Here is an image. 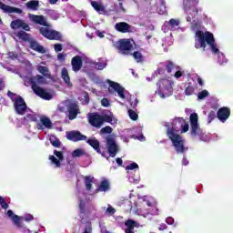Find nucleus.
Masks as SVG:
<instances>
[{"label":"nucleus","instance_id":"59","mask_svg":"<svg viewBox=\"0 0 233 233\" xmlns=\"http://www.w3.org/2000/svg\"><path fill=\"white\" fill-rule=\"evenodd\" d=\"M134 139H138L139 141H143L145 139V137L143 135L136 136L133 135Z\"/></svg>","mask_w":233,"mask_h":233},{"label":"nucleus","instance_id":"44","mask_svg":"<svg viewBox=\"0 0 233 233\" xmlns=\"http://www.w3.org/2000/svg\"><path fill=\"white\" fill-rule=\"evenodd\" d=\"M106 214L107 216H114V214H116V208L109 205L108 208L106 209Z\"/></svg>","mask_w":233,"mask_h":233},{"label":"nucleus","instance_id":"58","mask_svg":"<svg viewBox=\"0 0 233 233\" xmlns=\"http://www.w3.org/2000/svg\"><path fill=\"white\" fill-rule=\"evenodd\" d=\"M166 223H167V225H174V219L172 218V217H169L166 219Z\"/></svg>","mask_w":233,"mask_h":233},{"label":"nucleus","instance_id":"42","mask_svg":"<svg viewBox=\"0 0 233 233\" xmlns=\"http://www.w3.org/2000/svg\"><path fill=\"white\" fill-rule=\"evenodd\" d=\"M49 141H50L51 145H53V147H59L61 145V142L59 141V139H57L54 136L50 137Z\"/></svg>","mask_w":233,"mask_h":233},{"label":"nucleus","instance_id":"18","mask_svg":"<svg viewBox=\"0 0 233 233\" xmlns=\"http://www.w3.org/2000/svg\"><path fill=\"white\" fill-rule=\"evenodd\" d=\"M66 137L70 141H86V136L82 135L79 131H70L66 133Z\"/></svg>","mask_w":233,"mask_h":233},{"label":"nucleus","instance_id":"30","mask_svg":"<svg viewBox=\"0 0 233 233\" xmlns=\"http://www.w3.org/2000/svg\"><path fill=\"white\" fill-rule=\"evenodd\" d=\"M91 5L96 10V12H98V14H105V5H103L101 3L92 1Z\"/></svg>","mask_w":233,"mask_h":233},{"label":"nucleus","instance_id":"36","mask_svg":"<svg viewBox=\"0 0 233 233\" xmlns=\"http://www.w3.org/2000/svg\"><path fill=\"white\" fill-rule=\"evenodd\" d=\"M27 8H30V10H37V7L39 6L38 1H30L26 3Z\"/></svg>","mask_w":233,"mask_h":233},{"label":"nucleus","instance_id":"28","mask_svg":"<svg viewBox=\"0 0 233 233\" xmlns=\"http://www.w3.org/2000/svg\"><path fill=\"white\" fill-rule=\"evenodd\" d=\"M61 77L66 86H72V82H70V75L68 74V69L66 67H63L61 70Z\"/></svg>","mask_w":233,"mask_h":233},{"label":"nucleus","instance_id":"17","mask_svg":"<svg viewBox=\"0 0 233 233\" xmlns=\"http://www.w3.org/2000/svg\"><path fill=\"white\" fill-rule=\"evenodd\" d=\"M107 150L111 157H116V154L119 152V146L116 143V140L112 137H108L106 140Z\"/></svg>","mask_w":233,"mask_h":233},{"label":"nucleus","instance_id":"51","mask_svg":"<svg viewBox=\"0 0 233 233\" xmlns=\"http://www.w3.org/2000/svg\"><path fill=\"white\" fill-rule=\"evenodd\" d=\"M101 134H112V128L110 127H106L101 129Z\"/></svg>","mask_w":233,"mask_h":233},{"label":"nucleus","instance_id":"63","mask_svg":"<svg viewBox=\"0 0 233 233\" xmlns=\"http://www.w3.org/2000/svg\"><path fill=\"white\" fill-rule=\"evenodd\" d=\"M208 119H209V123L210 121H212V119H214V112L209 113Z\"/></svg>","mask_w":233,"mask_h":233},{"label":"nucleus","instance_id":"48","mask_svg":"<svg viewBox=\"0 0 233 233\" xmlns=\"http://www.w3.org/2000/svg\"><path fill=\"white\" fill-rule=\"evenodd\" d=\"M185 94L186 96H192V94H194V87H192V86H187L185 90Z\"/></svg>","mask_w":233,"mask_h":233},{"label":"nucleus","instance_id":"1","mask_svg":"<svg viewBox=\"0 0 233 233\" xmlns=\"http://www.w3.org/2000/svg\"><path fill=\"white\" fill-rule=\"evenodd\" d=\"M165 127H167V137L172 142L177 154H185L188 148L185 147V138L179 135V130L181 134L188 132V123L183 118H177L172 122H166Z\"/></svg>","mask_w":233,"mask_h":233},{"label":"nucleus","instance_id":"64","mask_svg":"<svg viewBox=\"0 0 233 233\" xmlns=\"http://www.w3.org/2000/svg\"><path fill=\"white\" fill-rule=\"evenodd\" d=\"M84 233H92V228L88 227L85 229Z\"/></svg>","mask_w":233,"mask_h":233},{"label":"nucleus","instance_id":"25","mask_svg":"<svg viewBox=\"0 0 233 233\" xmlns=\"http://www.w3.org/2000/svg\"><path fill=\"white\" fill-rule=\"evenodd\" d=\"M30 48L35 50V52H38V54H46V48L43 46L39 45L35 40H29Z\"/></svg>","mask_w":233,"mask_h":233},{"label":"nucleus","instance_id":"9","mask_svg":"<svg viewBox=\"0 0 233 233\" xmlns=\"http://www.w3.org/2000/svg\"><path fill=\"white\" fill-rule=\"evenodd\" d=\"M172 82L169 79H162L157 84L156 94L161 97V99H165L166 97H170L172 95Z\"/></svg>","mask_w":233,"mask_h":233},{"label":"nucleus","instance_id":"5","mask_svg":"<svg viewBox=\"0 0 233 233\" xmlns=\"http://www.w3.org/2000/svg\"><path fill=\"white\" fill-rule=\"evenodd\" d=\"M104 121L106 123H110V125H117V118H116L114 114H112L110 111L104 113L103 116L97 114L89 115V123L92 125V127L101 128Z\"/></svg>","mask_w":233,"mask_h":233},{"label":"nucleus","instance_id":"3","mask_svg":"<svg viewBox=\"0 0 233 233\" xmlns=\"http://www.w3.org/2000/svg\"><path fill=\"white\" fill-rule=\"evenodd\" d=\"M24 83L25 86H31L35 94L42 99L50 101V99H54V96H56V93L54 91L43 89L39 86V85H46V78H45V76L39 75L32 77L26 76L24 79Z\"/></svg>","mask_w":233,"mask_h":233},{"label":"nucleus","instance_id":"4","mask_svg":"<svg viewBox=\"0 0 233 233\" xmlns=\"http://www.w3.org/2000/svg\"><path fill=\"white\" fill-rule=\"evenodd\" d=\"M208 46L212 54H218L219 52V46L216 44L214 34L208 31H197L195 34V47L207 49Z\"/></svg>","mask_w":233,"mask_h":233},{"label":"nucleus","instance_id":"38","mask_svg":"<svg viewBox=\"0 0 233 233\" xmlns=\"http://www.w3.org/2000/svg\"><path fill=\"white\" fill-rule=\"evenodd\" d=\"M216 54L217 56H218V63L219 65H225V63H227V58H225V55H223V53H220L219 50L218 53H213Z\"/></svg>","mask_w":233,"mask_h":233},{"label":"nucleus","instance_id":"2","mask_svg":"<svg viewBox=\"0 0 233 233\" xmlns=\"http://www.w3.org/2000/svg\"><path fill=\"white\" fill-rule=\"evenodd\" d=\"M131 200H125V204L127 206V210H133L137 216L142 218H148L150 211L147 207H154L156 205V199L152 197L144 196L139 198L136 202V196H130Z\"/></svg>","mask_w":233,"mask_h":233},{"label":"nucleus","instance_id":"11","mask_svg":"<svg viewBox=\"0 0 233 233\" xmlns=\"http://www.w3.org/2000/svg\"><path fill=\"white\" fill-rule=\"evenodd\" d=\"M107 83L109 85L108 90L111 94L116 93L120 99H128L129 94L128 91L125 89V87L111 80H107Z\"/></svg>","mask_w":233,"mask_h":233},{"label":"nucleus","instance_id":"23","mask_svg":"<svg viewBox=\"0 0 233 233\" xmlns=\"http://www.w3.org/2000/svg\"><path fill=\"white\" fill-rule=\"evenodd\" d=\"M0 8L6 14H23V10H21L20 8L5 5L3 4V2H0Z\"/></svg>","mask_w":233,"mask_h":233},{"label":"nucleus","instance_id":"40","mask_svg":"<svg viewBox=\"0 0 233 233\" xmlns=\"http://www.w3.org/2000/svg\"><path fill=\"white\" fill-rule=\"evenodd\" d=\"M137 168H139V166L136 162H133L127 166L126 170L127 174H130V170H137Z\"/></svg>","mask_w":233,"mask_h":233},{"label":"nucleus","instance_id":"39","mask_svg":"<svg viewBox=\"0 0 233 233\" xmlns=\"http://www.w3.org/2000/svg\"><path fill=\"white\" fill-rule=\"evenodd\" d=\"M81 156H85V150L78 148L72 152V157H81Z\"/></svg>","mask_w":233,"mask_h":233},{"label":"nucleus","instance_id":"43","mask_svg":"<svg viewBox=\"0 0 233 233\" xmlns=\"http://www.w3.org/2000/svg\"><path fill=\"white\" fill-rule=\"evenodd\" d=\"M133 57L136 59L137 63H141V61H143V55L139 52H135Z\"/></svg>","mask_w":233,"mask_h":233},{"label":"nucleus","instance_id":"8","mask_svg":"<svg viewBox=\"0 0 233 233\" xmlns=\"http://www.w3.org/2000/svg\"><path fill=\"white\" fill-rule=\"evenodd\" d=\"M7 96L12 100L16 114H19V116H25V113L28 110L25 99H23L21 96L14 94L11 91H8Z\"/></svg>","mask_w":233,"mask_h":233},{"label":"nucleus","instance_id":"22","mask_svg":"<svg viewBox=\"0 0 233 233\" xmlns=\"http://www.w3.org/2000/svg\"><path fill=\"white\" fill-rule=\"evenodd\" d=\"M24 115H25L24 116L25 123H32L39 119V116H37V114H35L34 111L30 109H27Z\"/></svg>","mask_w":233,"mask_h":233},{"label":"nucleus","instance_id":"21","mask_svg":"<svg viewBox=\"0 0 233 233\" xmlns=\"http://www.w3.org/2000/svg\"><path fill=\"white\" fill-rule=\"evenodd\" d=\"M11 28L14 30H17L18 28H22L23 30H25L28 32L30 30V26L25 23V21L21 19H16L11 23Z\"/></svg>","mask_w":233,"mask_h":233},{"label":"nucleus","instance_id":"54","mask_svg":"<svg viewBox=\"0 0 233 233\" xmlns=\"http://www.w3.org/2000/svg\"><path fill=\"white\" fill-rule=\"evenodd\" d=\"M25 221H32V219H34V216H32L31 214H26L24 217Z\"/></svg>","mask_w":233,"mask_h":233},{"label":"nucleus","instance_id":"45","mask_svg":"<svg viewBox=\"0 0 233 233\" xmlns=\"http://www.w3.org/2000/svg\"><path fill=\"white\" fill-rule=\"evenodd\" d=\"M128 116H129L130 119H132L133 121H137V113H136L134 110H129L128 111Z\"/></svg>","mask_w":233,"mask_h":233},{"label":"nucleus","instance_id":"7","mask_svg":"<svg viewBox=\"0 0 233 233\" xmlns=\"http://www.w3.org/2000/svg\"><path fill=\"white\" fill-rule=\"evenodd\" d=\"M198 3L199 0H183V8L186 14V20L187 23H191V21H196V17H198Z\"/></svg>","mask_w":233,"mask_h":233},{"label":"nucleus","instance_id":"20","mask_svg":"<svg viewBox=\"0 0 233 233\" xmlns=\"http://www.w3.org/2000/svg\"><path fill=\"white\" fill-rule=\"evenodd\" d=\"M125 233H135L134 228H139V223L136 220L128 219L125 221Z\"/></svg>","mask_w":233,"mask_h":233},{"label":"nucleus","instance_id":"50","mask_svg":"<svg viewBox=\"0 0 233 233\" xmlns=\"http://www.w3.org/2000/svg\"><path fill=\"white\" fill-rule=\"evenodd\" d=\"M83 97L84 98H82V99H80L81 101H82V104L83 105H88V103H89V98H88V94H86V93H85L84 95H83Z\"/></svg>","mask_w":233,"mask_h":233},{"label":"nucleus","instance_id":"14","mask_svg":"<svg viewBox=\"0 0 233 233\" xmlns=\"http://www.w3.org/2000/svg\"><path fill=\"white\" fill-rule=\"evenodd\" d=\"M65 159L63 152L55 150L54 155L49 156V161L54 168H60L61 162Z\"/></svg>","mask_w":233,"mask_h":233},{"label":"nucleus","instance_id":"62","mask_svg":"<svg viewBox=\"0 0 233 233\" xmlns=\"http://www.w3.org/2000/svg\"><path fill=\"white\" fill-rule=\"evenodd\" d=\"M118 12H125V7H123V3H119Z\"/></svg>","mask_w":233,"mask_h":233},{"label":"nucleus","instance_id":"56","mask_svg":"<svg viewBox=\"0 0 233 233\" xmlns=\"http://www.w3.org/2000/svg\"><path fill=\"white\" fill-rule=\"evenodd\" d=\"M61 50H63V46H61V44L55 45V51L56 52H61Z\"/></svg>","mask_w":233,"mask_h":233},{"label":"nucleus","instance_id":"61","mask_svg":"<svg viewBox=\"0 0 233 233\" xmlns=\"http://www.w3.org/2000/svg\"><path fill=\"white\" fill-rule=\"evenodd\" d=\"M96 35H98V37L103 39V37H105V32L96 31Z\"/></svg>","mask_w":233,"mask_h":233},{"label":"nucleus","instance_id":"32","mask_svg":"<svg viewBox=\"0 0 233 233\" xmlns=\"http://www.w3.org/2000/svg\"><path fill=\"white\" fill-rule=\"evenodd\" d=\"M36 68L39 74H42L45 77H50V70H48V67L38 65Z\"/></svg>","mask_w":233,"mask_h":233},{"label":"nucleus","instance_id":"49","mask_svg":"<svg viewBox=\"0 0 233 233\" xmlns=\"http://www.w3.org/2000/svg\"><path fill=\"white\" fill-rule=\"evenodd\" d=\"M96 68H97V70H103V68H106V63L99 62L96 64Z\"/></svg>","mask_w":233,"mask_h":233},{"label":"nucleus","instance_id":"52","mask_svg":"<svg viewBox=\"0 0 233 233\" xmlns=\"http://www.w3.org/2000/svg\"><path fill=\"white\" fill-rule=\"evenodd\" d=\"M101 105L102 106L107 107V106H110V102L108 101V99L104 98L101 100Z\"/></svg>","mask_w":233,"mask_h":233},{"label":"nucleus","instance_id":"16","mask_svg":"<svg viewBox=\"0 0 233 233\" xmlns=\"http://www.w3.org/2000/svg\"><path fill=\"white\" fill-rule=\"evenodd\" d=\"M7 216H8V218H10V219H12V221L14 222L15 227H18V228H21L22 232L30 233V229L24 228L21 225V219H23V217H19V216L14 214V211H12V210L7 211Z\"/></svg>","mask_w":233,"mask_h":233},{"label":"nucleus","instance_id":"29","mask_svg":"<svg viewBox=\"0 0 233 233\" xmlns=\"http://www.w3.org/2000/svg\"><path fill=\"white\" fill-rule=\"evenodd\" d=\"M108 190H110V182L105 179L100 182L96 192H108Z\"/></svg>","mask_w":233,"mask_h":233},{"label":"nucleus","instance_id":"26","mask_svg":"<svg viewBox=\"0 0 233 233\" xmlns=\"http://www.w3.org/2000/svg\"><path fill=\"white\" fill-rule=\"evenodd\" d=\"M29 19L35 23L36 25H42L43 26H48V23H46V18L43 15H29Z\"/></svg>","mask_w":233,"mask_h":233},{"label":"nucleus","instance_id":"12","mask_svg":"<svg viewBox=\"0 0 233 233\" xmlns=\"http://www.w3.org/2000/svg\"><path fill=\"white\" fill-rule=\"evenodd\" d=\"M63 105L66 106V110L69 112V119H76L79 114V107L77 106V104L76 102H72V100H66Z\"/></svg>","mask_w":233,"mask_h":233},{"label":"nucleus","instance_id":"55","mask_svg":"<svg viewBox=\"0 0 233 233\" xmlns=\"http://www.w3.org/2000/svg\"><path fill=\"white\" fill-rule=\"evenodd\" d=\"M66 58V55H65V54L60 53L57 55L58 61H65Z\"/></svg>","mask_w":233,"mask_h":233},{"label":"nucleus","instance_id":"57","mask_svg":"<svg viewBox=\"0 0 233 233\" xmlns=\"http://www.w3.org/2000/svg\"><path fill=\"white\" fill-rule=\"evenodd\" d=\"M51 17L52 19H54L55 21H56V19H59V14L56 13V12H52L51 13Z\"/></svg>","mask_w":233,"mask_h":233},{"label":"nucleus","instance_id":"41","mask_svg":"<svg viewBox=\"0 0 233 233\" xmlns=\"http://www.w3.org/2000/svg\"><path fill=\"white\" fill-rule=\"evenodd\" d=\"M208 96H210V93H208V91L205 89L198 94V99L203 100L206 97H208Z\"/></svg>","mask_w":233,"mask_h":233},{"label":"nucleus","instance_id":"37","mask_svg":"<svg viewBox=\"0 0 233 233\" xmlns=\"http://www.w3.org/2000/svg\"><path fill=\"white\" fill-rule=\"evenodd\" d=\"M167 25L170 30H174L175 28H177V26H179V20L170 19Z\"/></svg>","mask_w":233,"mask_h":233},{"label":"nucleus","instance_id":"24","mask_svg":"<svg viewBox=\"0 0 233 233\" xmlns=\"http://www.w3.org/2000/svg\"><path fill=\"white\" fill-rule=\"evenodd\" d=\"M218 117L219 121L225 123L230 117V109L228 107H222L218 111Z\"/></svg>","mask_w":233,"mask_h":233},{"label":"nucleus","instance_id":"35","mask_svg":"<svg viewBox=\"0 0 233 233\" xmlns=\"http://www.w3.org/2000/svg\"><path fill=\"white\" fill-rule=\"evenodd\" d=\"M16 37H18V39H21L22 41H29L30 40L28 34H26V32H25V31L18 32L16 34Z\"/></svg>","mask_w":233,"mask_h":233},{"label":"nucleus","instance_id":"60","mask_svg":"<svg viewBox=\"0 0 233 233\" xmlns=\"http://www.w3.org/2000/svg\"><path fill=\"white\" fill-rule=\"evenodd\" d=\"M181 76H183V73H182L181 71H177V72L175 73V77H176L177 79H179V77H181Z\"/></svg>","mask_w":233,"mask_h":233},{"label":"nucleus","instance_id":"33","mask_svg":"<svg viewBox=\"0 0 233 233\" xmlns=\"http://www.w3.org/2000/svg\"><path fill=\"white\" fill-rule=\"evenodd\" d=\"M86 190H92V185L94 184V177L88 176L84 177Z\"/></svg>","mask_w":233,"mask_h":233},{"label":"nucleus","instance_id":"15","mask_svg":"<svg viewBox=\"0 0 233 233\" xmlns=\"http://www.w3.org/2000/svg\"><path fill=\"white\" fill-rule=\"evenodd\" d=\"M38 118L40 119V122L36 124L37 130H45V128H47L48 130H50V128L54 127V124L52 123V120L50 119V117L45 115H42L38 116Z\"/></svg>","mask_w":233,"mask_h":233},{"label":"nucleus","instance_id":"13","mask_svg":"<svg viewBox=\"0 0 233 233\" xmlns=\"http://www.w3.org/2000/svg\"><path fill=\"white\" fill-rule=\"evenodd\" d=\"M40 34H42L44 37H46V39L58 41V39L61 38V33L50 29V27H41Z\"/></svg>","mask_w":233,"mask_h":233},{"label":"nucleus","instance_id":"53","mask_svg":"<svg viewBox=\"0 0 233 233\" xmlns=\"http://www.w3.org/2000/svg\"><path fill=\"white\" fill-rule=\"evenodd\" d=\"M173 69H174V64L168 63L167 65V71L168 72V74H170V72H172Z\"/></svg>","mask_w":233,"mask_h":233},{"label":"nucleus","instance_id":"31","mask_svg":"<svg viewBox=\"0 0 233 233\" xmlns=\"http://www.w3.org/2000/svg\"><path fill=\"white\" fill-rule=\"evenodd\" d=\"M88 145L96 150L97 154H101V149H99V141L97 139L91 138L87 140Z\"/></svg>","mask_w":233,"mask_h":233},{"label":"nucleus","instance_id":"6","mask_svg":"<svg viewBox=\"0 0 233 233\" xmlns=\"http://www.w3.org/2000/svg\"><path fill=\"white\" fill-rule=\"evenodd\" d=\"M191 125V136L192 137H198L200 141H210V135L203 133V130L199 128V123H198V116L196 113H192L189 116Z\"/></svg>","mask_w":233,"mask_h":233},{"label":"nucleus","instance_id":"27","mask_svg":"<svg viewBox=\"0 0 233 233\" xmlns=\"http://www.w3.org/2000/svg\"><path fill=\"white\" fill-rule=\"evenodd\" d=\"M115 29L122 34H127L130 32V25L127 24L126 22H119L116 24Z\"/></svg>","mask_w":233,"mask_h":233},{"label":"nucleus","instance_id":"19","mask_svg":"<svg viewBox=\"0 0 233 233\" xmlns=\"http://www.w3.org/2000/svg\"><path fill=\"white\" fill-rule=\"evenodd\" d=\"M73 72H79L83 67V58L79 56H76L71 60Z\"/></svg>","mask_w":233,"mask_h":233},{"label":"nucleus","instance_id":"34","mask_svg":"<svg viewBox=\"0 0 233 233\" xmlns=\"http://www.w3.org/2000/svg\"><path fill=\"white\" fill-rule=\"evenodd\" d=\"M85 200H83V198L79 199V210H80V214H86V216H88V214H90V209H86L85 208Z\"/></svg>","mask_w":233,"mask_h":233},{"label":"nucleus","instance_id":"10","mask_svg":"<svg viewBox=\"0 0 233 233\" xmlns=\"http://www.w3.org/2000/svg\"><path fill=\"white\" fill-rule=\"evenodd\" d=\"M112 45L116 50H119L124 56H128L131 50H134L136 43L132 39H120L117 42L112 40Z\"/></svg>","mask_w":233,"mask_h":233},{"label":"nucleus","instance_id":"47","mask_svg":"<svg viewBox=\"0 0 233 233\" xmlns=\"http://www.w3.org/2000/svg\"><path fill=\"white\" fill-rule=\"evenodd\" d=\"M0 205H1L2 208H4L5 210H6V208H8V204L6 203V201H5V198L1 196H0Z\"/></svg>","mask_w":233,"mask_h":233},{"label":"nucleus","instance_id":"46","mask_svg":"<svg viewBox=\"0 0 233 233\" xmlns=\"http://www.w3.org/2000/svg\"><path fill=\"white\" fill-rule=\"evenodd\" d=\"M158 14L160 15H164V14H167V7L165 6V4H162L159 7H158Z\"/></svg>","mask_w":233,"mask_h":233}]
</instances>
